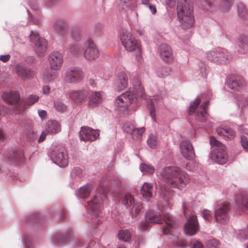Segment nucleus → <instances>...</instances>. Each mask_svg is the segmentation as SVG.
<instances>
[{
    "label": "nucleus",
    "instance_id": "obj_47",
    "mask_svg": "<svg viewBox=\"0 0 248 248\" xmlns=\"http://www.w3.org/2000/svg\"><path fill=\"white\" fill-rule=\"evenodd\" d=\"M214 7L212 0H206L203 5V10L206 12H211L213 11Z\"/></svg>",
    "mask_w": 248,
    "mask_h": 248
},
{
    "label": "nucleus",
    "instance_id": "obj_50",
    "mask_svg": "<svg viewBox=\"0 0 248 248\" xmlns=\"http://www.w3.org/2000/svg\"><path fill=\"white\" fill-rule=\"evenodd\" d=\"M219 245V242L215 239L209 240L206 243L207 248H217Z\"/></svg>",
    "mask_w": 248,
    "mask_h": 248
},
{
    "label": "nucleus",
    "instance_id": "obj_62",
    "mask_svg": "<svg viewBox=\"0 0 248 248\" xmlns=\"http://www.w3.org/2000/svg\"><path fill=\"white\" fill-rule=\"evenodd\" d=\"M10 55L9 54L7 55H1L0 56V61H2L3 62H6L10 59Z\"/></svg>",
    "mask_w": 248,
    "mask_h": 248
},
{
    "label": "nucleus",
    "instance_id": "obj_22",
    "mask_svg": "<svg viewBox=\"0 0 248 248\" xmlns=\"http://www.w3.org/2000/svg\"><path fill=\"white\" fill-rule=\"evenodd\" d=\"M180 148L182 155L187 160H191L195 157V153L191 142L185 140L181 142Z\"/></svg>",
    "mask_w": 248,
    "mask_h": 248
},
{
    "label": "nucleus",
    "instance_id": "obj_59",
    "mask_svg": "<svg viewBox=\"0 0 248 248\" xmlns=\"http://www.w3.org/2000/svg\"><path fill=\"white\" fill-rule=\"evenodd\" d=\"M40 219V215L37 213H35L33 215H32L30 217H28L27 218L28 220H27L26 221L31 222H33L34 220H39Z\"/></svg>",
    "mask_w": 248,
    "mask_h": 248
},
{
    "label": "nucleus",
    "instance_id": "obj_39",
    "mask_svg": "<svg viewBox=\"0 0 248 248\" xmlns=\"http://www.w3.org/2000/svg\"><path fill=\"white\" fill-rule=\"evenodd\" d=\"M121 4L124 9H134L137 6V0H121Z\"/></svg>",
    "mask_w": 248,
    "mask_h": 248
},
{
    "label": "nucleus",
    "instance_id": "obj_64",
    "mask_svg": "<svg viewBox=\"0 0 248 248\" xmlns=\"http://www.w3.org/2000/svg\"><path fill=\"white\" fill-rule=\"evenodd\" d=\"M192 248H203V246L199 241H196L192 245Z\"/></svg>",
    "mask_w": 248,
    "mask_h": 248
},
{
    "label": "nucleus",
    "instance_id": "obj_10",
    "mask_svg": "<svg viewBox=\"0 0 248 248\" xmlns=\"http://www.w3.org/2000/svg\"><path fill=\"white\" fill-rule=\"evenodd\" d=\"M208 60L217 64H226L232 59V56L228 51L224 48H217L206 54Z\"/></svg>",
    "mask_w": 248,
    "mask_h": 248
},
{
    "label": "nucleus",
    "instance_id": "obj_1",
    "mask_svg": "<svg viewBox=\"0 0 248 248\" xmlns=\"http://www.w3.org/2000/svg\"><path fill=\"white\" fill-rule=\"evenodd\" d=\"M133 90L128 91L119 95L115 99V105L123 113L127 114L129 111H135L140 103L146 99L144 90L139 80L132 81Z\"/></svg>",
    "mask_w": 248,
    "mask_h": 248
},
{
    "label": "nucleus",
    "instance_id": "obj_37",
    "mask_svg": "<svg viewBox=\"0 0 248 248\" xmlns=\"http://www.w3.org/2000/svg\"><path fill=\"white\" fill-rule=\"evenodd\" d=\"M67 240V237L61 233H56L52 238V241L56 246L61 245L63 242Z\"/></svg>",
    "mask_w": 248,
    "mask_h": 248
},
{
    "label": "nucleus",
    "instance_id": "obj_41",
    "mask_svg": "<svg viewBox=\"0 0 248 248\" xmlns=\"http://www.w3.org/2000/svg\"><path fill=\"white\" fill-rule=\"evenodd\" d=\"M140 169L144 174H153L155 170V168L152 165L145 163L141 164Z\"/></svg>",
    "mask_w": 248,
    "mask_h": 248
},
{
    "label": "nucleus",
    "instance_id": "obj_19",
    "mask_svg": "<svg viewBox=\"0 0 248 248\" xmlns=\"http://www.w3.org/2000/svg\"><path fill=\"white\" fill-rule=\"evenodd\" d=\"M86 90H71L69 92L70 99L76 104H81L89 95Z\"/></svg>",
    "mask_w": 248,
    "mask_h": 248
},
{
    "label": "nucleus",
    "instance_id": "obj_12",
    "mask_svg": "<svg viewBox=\"0 0 248 248\" xmlns=\"http://www.w3.org/2000/svg\"><path fill=\"white\" fill-rule=\"evenodd\" d=\"M84 77V73L79 67L73 66L68 68L65 72L64 80L68 83L78 84Z\"/></svg>",
    "mask_w": 248,
    "mask_h": 248
},
{
    "label": "nucleus",
    "instance_id": "obj_55",
    "mask_svg": "<svg viewBox=\"0 0 248 248\" xmlns=\"http://www.w3.org/2000/svg\"><path fill=\"white\" fill-rule=\"evenodd\" d=\"M240 142L243 149L248 152V139L247 137L242 136L241 137Z\"/></svg>",
    "mask_w": 248,
    "mask_h": 248
},
{
    "label": "nucleus",
    "instance_id": "obj_21",
    "mask_svg": "<svg viewBox=\"0 0 248 248\" xmlns=\"http://www.w3.org/2000/svg\"><path fill=\"white\" fill-rule=\"evenodd\" d=\"M128 85V77L124 72L118 73L114 82V87L118 91L126 89Z\"/></svg>",
    "mask_w": 248,
    "mask_h": 248
},
{
    "label": "nucleus",
    "instance_id": "obj_24",
    "mask_svg": "<svg viewBox=\"0 0 248 248\" xmlns=\"http://www.w3.org/2000/svg\"><path fill=\"white\" fill-rule=\"evenodd\" d=\"M123 129L125 132L133 135V138L136 139L141 137L145 131L144 127L136 128L135 124L129 122H126L124 124Z\"/></svg>",
    "mask_w": 248,
    "mask_h": 248
},
{
    "label": "nucleus",
    "instance_id": "obj_2",
    "mask_svg": "<svg viewBox=\"0 0 248 248\" xmlns=\"http://www.w3.org/2000/svg\"><path fill=\"white\" fill-rule=\"evenodd\" d=\"M159 173L163 181L171 187L181 189L190 182L187 173L175 166L164 167Z\"/></svg>",
    "mask_w": 248,
    "mask_h": 248
},
{
    "label": "nucleus",
    "instance_id": "obj_6",
    "mask_svg": "<svg viewBox=\"0 0 248 248\" xmlns=\"http://www.w3.org/2000/svg\"><path fill=\"white\" fill-rule=\"evenodd\" d=\"M120 38L123 46L128 51L137 50L136 59L140 61L141 60V50L140 42L132 37L130 31L125 29H122L120 32Z\"/></svg>",
    "mask_w": 248,
    "mask_h": 248
},
{
    "label": "nucleus",
    "instance_id": "obj_48",
    "mask_svg": "<svg viewBox=\"0 0 248 248\" xmlns=\"http://www.w3.org/2000/svg\"><path fill=\"white\" fill-rule=\"evenodd\" d=\"M226 133L224 136V139L226 140H231L233 139L236 136L235 132L233 129L231 128L227 127L226 129Z\"/></svg>",
    "mask_w": 248,
    "mask_h": 248
},
{
    "label": "nucleus",
    "instance_id": "obj_5",
    "mask_svg": "<svg viewBox=\"0 0 248 248\" xmlns=\"http://www.w3.org/2000/svg\"><path fill=\"white\" fill-rule=\"evenodd\" d=\"M145 219L152 223L162 224L165 222L167 226L171 228H175L178 226V220H175L169 213H165L163 211L158 212L150 210L146 214Z\"/></svg>",
    "mask_w": 248,
    "mask_h": 248
},
{
    "label": "nucleus",
    "instance_id": "obj_16",
    "mask_svg": "<svg viewBox=\"0 0 248 248\" xmlns=\"http://www.w3.org/2000/svg\"><path fill=\"white\" fill-rule=\"evenodd\" d=\"M225 83L230 89L236 91H241L246 86L244 78L238 76H232L228 78Z\"/></svg>",
    "mask_w": 248,
    "mask_h": 248
},
{
    "label": "nucleus",
    "instance_id": "obj_43",
    "mask_svg": "<svg viewBox=\"0 0 248 248\" xmlns=\"http://www.w3.org/2000/svg\"><path fill=\"white\" fill-rule=\"evenodd\" d=\"M238 12L240 18L246 19L248 18V12L246 8L242 4L238 5Z\"/></svg>",
    "mask_w": 248,
    "mask_h": 248
},
{
    "label": "nucleus",
    "instance_id": "obj_18",
    "mask_svg": "<svg viewBox=\"0 0 248 248\" xmlns=\"http://www.w3.org/2000/svg\"><path fill=\"white\" fill-rule=\"evenodd\" d=\"M63 61V55L59 51H53L49 56L48 62L51 70H58L60 69L62 66Z\"/></svg>",
    "mask_w": 248,
    "mask_h": 248
},
{
    "label": "nucleus",
    "instance_id": "obj_61",
    "mask_svg": "<svg viewBox=\"0 0 248 248\" xmlns=\"http://www.w3.org/2000/svg\"><path fill=\"white\" fill-rule=\"evenodd\" d=\"M145 5H146V7H148L150 9V10L152 14L154 15L156 13V10L155 6V5L151 4L149 3H148V4H145Z\"/></svg>",
    "mask_w": 248,
    "mask_h": 248
},
{
    "label": "nucleus",
    "instance_id": "obj_36",
    "mask_svg": "<svg viewBox=\"0 0 248 248\" xmlns=\"http://www.w3.org/2000/svg\"><path fill=\"white\" fill-rule=\"evenodd\" d=\"M71 177L75 182H79L83 177L82 171L78 167L74 168L71 173Z\"/></svg>",
    "mask_w": 248,
    "mask_h": 248
},
{
    "label": "nucleus",
    "instance_id": "obj_45",
    "mask_svg": "<svg viewBox=\"0 0 248 248\" xmlns=\"http://www.w3.org/2000/svg\"><path fill=\"white\" fill-rule=\"evenodd\" d=\"M232 0H222L220 5V8L222 12H225L229 11L231 7Z\"/></svg>",
    "mask_w": 248,
    "mask_h": 248
},
{
    "label": "nucleus",
    "instance_id": "obj_31",
    "mask_svg": "<svg viewBox=\"0 0 248 248\" xmlns=\"http://www.w3.org/2000/svg\"><path fill=\"white\" fill-rule=\"evenodd\" d=\"M52 26L61 35H65L67 32V25L65 21L57 20L53 22Z\"/></svg>",
    "mask_w": 248,
    "mask_h": 248
},
{
    "label": "nucleus",
    "instance_id": "obj_52",
    "mask_svg": "<svg viewBox=\"0 0 248 248\" xmlns=\"http://www.w3.org/2000/svg\"><path fill=\"white\" fill-rule=\"evenodd\" d=\"M4 155H5L9 160L13 162H16L18 160V158L16 156V154L13 151H10L9 155L7 153V152H5L4 153Z\"/></svg>",
    "mask_w": 248,
    "mask_h": 248
},
{
    "label": "nucleus",
    "instance_id": "obj_38",
    "mask_svg": "<svg viewBox=\"0 0 248 248\" xmlns=\"http://www.w3.org/2000/svg\"><path fill=\"white\" fill-rule=\"evenodd\" d=\"M118 238L124 242H128L131 240V234L128 230H122L118 234Z\"/></svg>",
    "mask_w": 248,
    "mask_h": 248
},
{
    "label": "nucleus",
    "instance_id": "obj_35",
    "mask_svg": "<svg viewBox=\"0 0 248 248\" xmlns=\"http://www.w3.org/2000/svg\"><path fill=\"white\" fill-rule=\"evenodd\" d=\"M120 202L125 206L128 207L133 206L134 199L130 193H125L122 196Z\"/></svg>",
    "mask_w": 248,
    "mask_h": 248
},
{
    "label": "nucleus",
    "instance_id": "obj_49",
    "mask_svg": "<svg viewBox=\"0 0 248 248\" xmlns=\"http://www.w3.org/2000/svg\"><path fill=\"white\" fill-rule=\"evenodd\" d=\"M68 52L73 55H78L82 52L81 47L77 45L70 46L68 48Z\"/></svg>",
    "mask_w": 248,
    "mask_h": 248
},
{
    "label": "nucleus",
    "instance_id": "obj_8",
    "mask_svg": "<svg viewBox=\"0 0 248 248\" xmlns=\"http://www.w3.org/2000/svg\"><path fill=\"white\" fill-rule=\"evenodd\" d=\"M182 206L183 212L187 221L184 226V231L186 235L192 236L199 230V223L197 216L192 213L190 209L188 208L187 203L183 202Z\"/></svg>",
    "mask_w": 248,
    "mask_h": 248
},
{
    "label": "nucleus",
    "instance_id": "obj_25",
    "mask_svg": "<svg viewBox=\"0 0 248 248\" xmlns=\"http://www.w3.org/2000/svg\"><path fill=\"white\" fill-rule=\"evenodd\" d=\"M2 98L4 101L10 104H13L19 101L20 95L16 91L5 92L2 95Z\"/></svg>",
    "mask_w": 248,
    "mask_h": 248
},
{
    "label": "nucleus",
    "instance_id": "obj_34",
    "mask_svg": "<svg viewBox=\"0 0 248 248\" xmlns=\"http://www.w3.org/2000/svg\"><path fill=\"white\" fill-rule=\"evenodd\" d=\"M238 46L239 53L244 54L246 53L248 51V37L246 35L241 36L239 38Z\"/></svg>",
    "mask_w": 248,
    "mask_h": 248
},
{
    "label": "nucleus",
    "instance_id": "obj_3",
    "mask_svg": "<svg viewBox=\"0 0 248 248\" xmlns=\"http://www.w3.org/2000/svg\"><path fill=\"white\" fill-rule=\"evenodd\" d=\"M193 0H178L177 15L181 27L184 30L191 28L195 23Z\"/></svg>",
    "mask_w": 248,
    "mask_h": 248
},
{
    "label": "nucleus",
    "instance_id": "obj_40",
    "mask_svg": "<svg viewBox=\"0 0 248 248\" xmlns=\"http://www.w3.org/2000/svg\"><path fill=\"white\" fill-rule=\"evenodd\" d=\"M170 72L171 69L169 67L161 66L156 69V74L158 77L164 78L168 76Z\"/></svg>",
    "mask_w": 248,
    "mask_h": 248
},
{
    "label": "nucleus",
    "instance_id": "obj_11",
    "mask_svg": "<svg viewBox=\"0 0 248 248\" xmlns=\"http://www.w3.org/2000/svg\"><path fill=\"white\" fill-rule=\"evenodd\" d=\"M31 41L34 44V49L39 57H43L46 52L47 43L46 40L40 37L37 32L31 31L30 34Z\"/></svg>",
    "mask_w": 248,
    "mask_h": 248
},
{
    "label": "nucleus",
    "instance_id": "obj_46",
    "mask_svg": "<svg viewBox=\"0 0 248 248\" xmlns=\"http://www.w3.org/2000/svg\"><path fill=\"white\" fill-rule=\"evenodd\" d=\"M54 107L57 111L60 112H64L67 108L66 106L60 100L54 102Z\"/></svg>",
    "mask_w": 248,
    "mask_h": 248
},
{
    "label": "nucleus",
    "instance_id": "obj_53",
    "mask_svg": "<svg viewBox=\"0 0 248 248\" xmlns=\"http://www.w3.org/2000/svg\"><path fill=\"white\" fill-rule=\"evenodd\" d=\"M239 238L244 240L248 239V226L246 229L244 230H240L239 231Z\"/></svg>",
    "mask_w": 248,
    "mask_h": 248
},
{
    "label": "nucleus",
    "instance_id": "obj_13",
    "mask_svg": "<svg viewBox=\"0 0 248 248\" xmlns=\"http://www.w3.org/2000/svg\"><path fill=\"white\" fill-rule=\"evenodd\" d=\"M84 57L88 61H93L99 57V51L91 38H88L85 43Z\"/></svg>",
    "mask_w": 248,
    "mask_h": 248
},
{
    "label": "nucleus",
    "instance_id": "obj_15",
    "mask_svg": "<svg viewBox=\"0 0 248 248\" xmlns=\"http://www.w3.org/2000/svg\"><path fill=\"white\" fill-rule=\"evenodd\" d=\"M100 131L93 129L88 126H82L79 132L80 140L84 141H93L96 140L99 136Z\"/></svg>",
    "mask_w": 248,
    "mask_h": 248
},
{
    "label": "nucleus",
    "instance_id": "obj_26",
    "mask_svg": "<svg viewBox=\"0 0 248 248\" xmlns=\"http://www.w3.org/2000/svg\"><path fill=\"white\" fill-rule=\"evenodd\" d=\"M143 197L148 201H150L153 196V185L151 183H144L140 188Z\"/></svg>",
    "mask_w": 248,
    "mask_h": 248
},
{
    "label": "nucleus",
    "instance_id": "obj_14",
    "mask_svg": "<svg viewBox=\"0 0 248 248\" xmlns=\"http://www.w3.org/2000/svg\"><path fill=\"white\" fill-rule=\"evenodd\" d=\"M229 211L228 205L224 202L219 203L217 208L214 211V217L216 221L219 223L224 224L228 219Z\"/></svg>",
    "mask_w": 248,
    "mask_h": 248
},
{
    "label": "nucleus",
    "instance_id": "obj_57",
    "mask_svg": "<svg viewBox=\"0 0 248 248\" xmlns=\"http://www.w3.org/2000/svg\"><path fill=\"white\" fill-rule=\"evenodd\" d=\"M199 68L202 76H205L207 71V66L205 63L200 62L199 64Z\"/></svg>",
    "mask_w": 248,
    "mask_h": 248
},
{
    "label": "nucleus",
    "instance_id": "obj_60",
    "mask_svg": "<svg viewBox=\"0 0 248 248\" xmlns=\"http://www.w3.org/2000/svg\"><path fill=\"white\" fill-rule=\"evenodd\" d=\"M227 127L222 128V127H218L217 129V132L219 136H222L224 138V136L225 133H226V129Z\"/></svg>",
    "mask_w": 248,
    "mask_h": 248
},
{
    "label": "nucleus",
    "instance_id": "obj_23",
    "mask_svg": "<svg viewBox=\"0 0 248 248\" xmlns=\"http://www.w3.org/2000/svg\"><path fill=\"white\" fill-rule=\"evenodd\" d=\"M158 51L161 59L164 62H170L174 59V56L172 49L170 46L166 44H161L158 48Z\"/></svg>",
    "mask_w": 248,
    "mask_h": 248
},
{
    "label": "nucleus",
    "instance_id": "obj_51",
    "mask_svg": "<svg viewBox=\"0 0 248 248\" xmlns=\"http://www.w3.org/2000/svg\"><path fill=\"white\" fill-rule=\"evenodd\" d=\"M39 97L36 95L31 94L27 98V104L28 106H31L37 102L39 100Z\"/></svg>",
    "mask_w": 248,
    "mask_h": 248
},
{
    "label": "nucleus",
    "instance_id": "obj_27",
    "mask_svg": "<svg viewBox=\"0 0 248 248\" xmlns=\"http://www.w3.org/2000/svg\"><path fill=\"white\" fill-rule=\"evenodd\" d=\"M92 189V185L87 184L77 190L76 195L78 198H87L90 196Z\"/></svg>",
    "mask_w": 248,
    "mask_h": 248
},
{
    "label": "nucleus",
    "instance_id": "obj_29",
    "mask_svg": "<svg viewBox=\"0 0 248 248\" xmlns=\"http://www.w3.org/2000/svg\"><path fill=\"white\" fill-rule=\"evenodd\" d=\"M45 130L48 133L55 134L61 131V126L56 121H49L46 124Z\"/></svg>",
    "mask_w": 248,
    "mask_h": 248
},
{
    "label": "nucleus",
    "instance_id": "obj_44",
    "mask_svg": "<svg viewBox=\"0 0 248 248\" xmlns=\"http://www.w3.org/2000/svg\"><path fill=\"white\" fill-rule=\"evenodd\" d=\"M210 143L211 147L216 148H224L225 146L220 142L218 141L214 137H210Z\"/></svg>",
    "mask_w": 248,
    "mask_h": 248
},
{
    "label": "nucleus",
    "instance_id": "obj_42",
    "mask_svg": "<svg viewBox=\"0 0 248 248\" xmlns=\"http://www.w3.org/2000/svg\"><path fill=\"white\" fill-rule=\"evenodd\" d=\"M158 140L156 135L150 134L147 139L148 145L152 149H155L158 144Z\"/></svg>",
    "mask_w": 248,
    "mask_h": 248
},
{
    "label": "nucleus",
    "instance_id": "obj_4",
    "mask_svg": "<svg viewBox=\"0 0 248 248\" xmlns=\"http://www.w3.org/2000/svg\"><path fill=\"white\" fill-rule=\"evenodd\" d=\"M106 198L104 192H100L97 191L93 199L86 205L88 214L91 216V219L97 226L104 220L102 209L103 202Z\"/></svg>",
    "mask_w": 248,
    "mask_h": 248
},
{
    "label": "nucleus",
    "instance_id": "obj_20",
    "mask_svg": "<svg viewBox=\"0 0 248 248\" xmlns=\"http://www.w3.org/2000/svg\"><path fill=\"white\" fill-rule=\"evenodd\" d=\"M15 71L18 77L24 80L32 78L35 75V72L31 69L22 64H17Z\"/></svg>",
    "mask_w": 248,
    "mask_h": 248
},
{
    "label": "nucleus",
    "instance_id": "obj_7",
    "mask_svg": "<svg viewBox=\"0 0 248 248\" xmlns=\"http://www.w3.org/2000/svg\"><path fill=\"white\" fill-rule=\"evenodd\" d=\"M202 100V98L198 96L194 101L190 102L188 113L189 115H194L198 121L204 122L208 116L207 109L209 101H206L200 106Z\"/></svg>",
    "mask_w": 248,
    "mask_h": 248
},
{
    "label": "nucleus",
    "instance_id": "obj_30",
    "mask_svg": "<svg viewBox=\"0 0 248 248\" xmlns=\"http://www.w3.org/2000/svg\"><path fill=\"white\" fill-rule=\"evenodd\" d=\"M102 101V93L95 92L92 93L91 98L88 102V105L91 108H94L100 104Z\"/></svg>",
    "mask_w": 248,
    "mask_h": 248
},
{
    "label": "nucleus",
    "instance_id": "obj_58",
    "mask_svg": "<svg viewBox=\"0 0 248 248\" xmlns=\"http://www.w3.org/2000/svg\"><path fill=\"white\" fill-rule=\"evenodd\" d=\"M70 36L72 39L77 40L79 38L80 32L78 30H73L70 31Z\"/></svg>",
    "mask_w": 248,
    "mask_h": 248
},
{
    "label": "nucleus",
    "instance_id": "obj_9",
    "mask_svg": "<svg viewBox=\"0 0 248 248\" xmlns=\"http://www.w3.org/2000/svg\"><path fill=\"white\" fill-rule=\"evenodd\" d=\"M50 157L53 163L60 167L64 168L68 165V156L65 148L58 144L52 148Z\"/></svg>",
    "mask_w": 248,
    "mask_h": 248
},
{
    "label": "nucleus",
    "instance_id": "obj_63",
    "mask_svg": "<svg viewBox=\"0 0 248 248\" xmlns=\"http://www.w3.org/2000/svg\"><path fill=\"white\" fill-rule=\"evenodd\" d=\"M47 134H48V133L47 132V131L46 130L43 131L42 132L41 135L39 137V139L38 140V142H41L43 141L46 139V136Z\"/></svg>",
    "mask_w": 248,
    "mask_h": 248
},
{
    "label": "nucleus",
    "instance_id": "obj_54",
    "mask_svg": "<svg viewBox=\"0 0 248 248\" xmlns=\"http://www.w3.org/2000/svg\"><path fill=\"white\" fill-rule=\"evenodd\" d=\"M202 216L205 220L210 221L212 218L211 211L207 209L203 210L202 213Z\"/></svg>",
    "mask_w": 248,
    "mask_h": 248
},
{
    "label": "nucleus",
    "instance_id": "obj_56",
    "mask_svg": "<svg viewBox=\"0 0 248 248\" xmlns=\"http://www.w3.org/2000/svg\"><path fill=\"white\" fill-rule=\"evenodd\" d=\"M23 241L26 248H32L31 240L28 234H24L23 237Z\"/></svg>",
    "mask_w": 248,
    "mask_h": 248
},
{
    "label": "nucleus",
    "instance_id": "obj_17",
    "mask_svg": "<svg viewBox=\"0 0 248 248\" xmlns=\"http://www.w3.org/2000/svg\"><path fill=\"white\" fill-rule=\"evenodd\" d=\"M210 158L215 162L219 164H223L227 161L228 155L225 148H216L211 151Z\"/></svg>",
    "mask_w": 248,
    "mask_h": 248
},
{
    "label": "nucleus",
    "instance_id": "obj_33",
    "mask_svg": "<svg viewBox=\"0 0 248 248\" xmlns=\"http://www.w3.org/2000/svg\"><path fill=\"white\" fill-rule=\"evenodd\" d=\"M156 96H155L153 98L150 99L147 103L148 108L149 110L150 114L152 120L153 122L156 121V115L155 112V104H157Z\"/></svg>",
    "mask_w": 248,
    "mask_h": 248
},
{
    "label": "nucleus",
    "instance_id": "obj_32",
    "mask_svg": "<svg viewBox=\"0 0 248 248\" xmlns=\"http://www.w3.org/2000/svg\"><path fill=\"white\" fill-rule=\"evenodd\" d=\"M235 202L243 210L248 209V194L237 195L235 198Z\"/></svg>",
    "mask_w": 248,
    "mask_h": 248
},
{
    "label": "nucleus",
    "instance_id": "obj_28",
    "mask_svg": "<svg viewBox=\"0 0 248 248\" xmlns=\"http://www.w3.org/2000/svg\"><path fill=\"white\" fill-rule=\"evenodd\" d=\"M58 76L57 72L52 71L51 69H46L43 72L42 78L44 82L48 83L56 80Z\"/></svg>",
    "mask_w": 248,
    "mask_h": 248
}]
</instances>
